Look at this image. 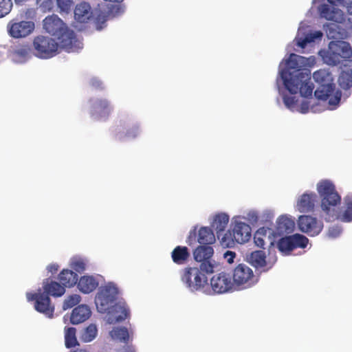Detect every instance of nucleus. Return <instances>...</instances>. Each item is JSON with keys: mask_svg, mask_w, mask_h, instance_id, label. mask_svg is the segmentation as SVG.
<instances>
[{"mask_svg": "<svg viewBox=\"0 0 352 352\" xmlns=\"http://www.w3.org/2000/svg\"><path fill=\"white\" fill-rule=\"evenodd\" d=\"M317 190L321 198V208L325 213L326 221H333L339 219L344 222L352 221V195L344 197L346 208L340 215L337 208L341 203V197L334 184L329 180H322L317 184Z\"/></svg>", "mask_w": 352, "mask_h": 352, "instance_id": "nucleus-1", "label": "nucleus"}, {"mask_svg": "<svg viewBox=\"0 0 352 352\" xmlns=\"http://www.w3.org/2000/svg\"><path fill=\"white\" fill-rule=\"evenodd\" d=\"M313 78L318 84L314 92L316 98L322 101L328 100L331 106L338 105L340 101L342 93L340 90H336L331 73L327 69H321L314 72Z\"/></svg>", "mask_w": 352, "mask_h": 352, "instance_id": "nucleus-2", "label": "nucleus"}, {"mask_svg": "<svg viewBox=\"0 0 352 352\" xmlns=\"http://www.w3.org/2000/svg\"><path fill=\"white\" fill-rule=\"evenodd\" d=\"M291 74L283 73V81L285 87L292 94L299 92L302 97L308 98L312 96L314 86L310 78L302 72L297 71L296 78L289 77Z\"/></svg>", "mask_w": 352, "mask_h": 352, "instance_id": "nucleus-3", "label": "nucleus"}, {"mask_svg": "<svg viewBox=\"0 0 352 352\" xmlns=\"http://www.w3.org/2000/svg\"><path fill=\"white\" fill-rule=\"evenodd\" d=\"M206 272L201 269V266L186 267L182 270V281L191 291H198L203 289L208 284Z\"/></svg>", "mask_w": 352, "mask_h": 352, "instance_id": "nucleus-4", "label": "nucleus"}, {"mask_svg": "<svg viewBox=\"0 0 352 352\" xmlns=\"http://www.w3.org/2000/svg\"><path fill=\"white\" fill-rule=\"evenodd\" d=\"M352 54L350 45L345 41L331 42L329 50L324 56L325 63L330 65H337L343 58H348Z\"/></svg>", "mask_w": 352, "mask_h": 352, "instance_id": "nucleus-5", "label": "nucleus"}, {"mask_svg": "<svg viewBox=\"0 0 352 352\" xmlns=\"http://www.w3.org/2000/svg\"><path fill=\"white\" fill-rule=\"evenodd\" d=\"M35 55L41 58H50L58 53V43L52 38L37 36L34 38Z\"/></svg>", "mask_w": 352, "mask_h": 352, "instance_id": "nucleus-6", "label": "nucleus"}, {"mask_svg": "<svg viewBox=\"0 0 352 352\" xmlns=\"http://www.w3.org/2000/svg\"><path fill=\"white\" fill-rule=\"evenodd\" d=\"M118 294V287L113 283H109L100 287L96 296V304L100 312H106L114 303Z\"/></svg>", "mask_w": 352, "mask_h": 352, "instance_id": "nucleus-7", "label": "nucleus"}, {"mask_svg": "<svg viewBox=\"0 0 352 352\" xmlns=\"http://www.w3.org/2000/svg\"><path fill=\"white\" fill-rule=\"evenodd\" d=\"M214 254L212 247L209 245H200L193 252L194 258L201 263L199 266L207 274L214 272L215 262L212 259Z\"/></svg>", "mask_w": 352, "mask_h": 352, "instance_id": "nucleus-8", "label": "nucleus"}, {"mask_svg": "<svg viewBox=\"0 0 352 352\" xmlns=\"http://www.w3.org/2000/svg\"><path fill=\"white\" fill-rule=\"evenodd\" d=\"M316 58L314 56L305 58L304 56L291 54L288 59L286 60L287 68L280 72V77L283 79V73L291 74V78H296L297 71L302 72L301 69L303 67L311 66L314 64Z\"/></svg>", "mask_w": 352, "mask_h": 352, "instance_id": "nucleus-9", "label": "nucleus"}, {"mask_svg": "<svg viewBox=\"0 0 352 352\" xmlns=\"http://www.w3.org/2000/svg\"><path fill=\"white\" fill-rule=\"evenodd\" d=\"M27 299L28 301H35L34 309L40 313L43 314L47 317L52 318L54 316V306L52 305L50 297L43 293H27Z\"/></svg>", "mask_w": 352, "mask_h": 352, "instance_id": "nucleus-10", "label": "nucleus"}, {"mask_svg": "<svg viewBox=\"0 0 352 352\" xmlns=\"http://www.w3.org/2000/svg\"><path fill=\"white\" fill-rule=\"evenodd\" d=\"M299 230L309 236L319 234L323 228V223L311 215H300L298 219Z\"/></svg>", "mask_w": 352, "mask_h": 352, "instance_id": "nucleus-11", "label": "nucleus"}, {"mask_svg": "<svg viewBox=\"0 0 352 352\" xmlns=\"http://www.w3.org/2000/svg\"><path fill=\"white\" fill-rule=\"evenodd\" d=\"M59 41L60 47L67 52H75L81 48V43L78 41L74 31L69 30L67 26L56 36Z\"/></svg>", "mask_w": 352, "mask_h": 352, "instance_id": "nucleus-12", "label": "nucleus"}, {"mask_svg": "<svg viewBox=\"0 0 352 352\" xmlns=\"http://www.w3.org/2000/svg\"><path fill=\"white\" fill-rule=\"evenodd\" d=\"M34 30V23L30 21H14L8 24V31L10 36L19 38L30 35Z\"/></svg>", "mask_w": 352, "mask_h": 352, "instance_id": "nucleus-13", "label": "nucleus"}, {"mask_svg": "<svg viewBox=\"0 0 352 352\" xmlns=\"http://www.w3.org/2000/svg\"><path fill=\"white\" fill-rule=\"evenodd\" d=\"M233 282L245 287L251 286L255 282L252 270L245 264L238 265L233 271Z\"/></svg>", "mask_w": 352, "mask_h": 352, "instance_id": "nucleus-14", "label": "nucleus"}, {"mask_svg": "<svg viewBox=\"0 0 352 352\" xmlns=\"http://www.w3.org/2000/svg\"><path fill=\"white\" fill-rule=\"evenodd\" d=\"M233 283L230 275L226 272L215 274L210 279L212 289L217 294H223L231 290Z\"/></svg>", "mask_w": 352, "mask_h": 352, "instance_id": "nucleus-15", "label": "nucleus"}, {"mask_svg": "<svg viewBox=\"0 0 352 352\" xmlns=\"http://www.w3.org/2000/svg\"><path fill=\"white\" fill-rule=\"evenodd\" d=\"M251 231V228L248 224L241 221H235L232 232L230 234L232 236V241L243 244L250 239Z\"/></svg>", "mask_w": 352, "mask_h": 352, "instance_id": "nucleus-16", "label": "nucleus"}, {"mask_svg": "<svg viewBox=\"0 0 352 352\" xmlns=\"http://www.w3.org/2000/svg\"><path fill=\"white\" fill-rule=\"evenodd\" d=\"M112 111L110 102L106 99H98L91 105V116L96 120H106Z\"/></svg>", "mask_w": 352, "mask_h": 352, "instance_id": "nucleus-17", "label": "nucleus"}, {"mask_svg": "<svg viewBox=\"0 0 352 352\" xmlns=\"http://www.w3.org/2000/svg\"><path fill=\"white\" fill-rule=\"evenodd\" d=\"M318 10L320 17L326 20L340 23L344 19L342 10L335 6L323 3L319 6Z\"/></svg>", "mask_w": 352, "mask_h": 352, "instance_id": "nucleus-18", "label": "nucleus"}, {"mask_svg": "<svg viewBox=\"0 0 352 352\" xmlns=\"http://www.w3.org/2000/svg\"><path fill=\"white\" fill-rule=\"evenodd\" d=\"M43 28L50 34L56 36L66 27V24L55 14L47 16L43 22Z\"/></svg>", "mask_w": 352, "mask_h": 352, "instance_id": "nucleus-19", "label": "nucleus"}, {"mask_svg": "<svg viewBox=\"0 0 352 352\" xmlns=\"http://www.w3.org/2000/svg\"><path fill=\"white\" fill-rule=\"evenodd\" d=\"M120 127L121 129L116 136V138L120 141H122L125 138H135L140 133L139 126L134 122L124 121L121 122Z\"/></svg>", "mask_w": 352, "mask_h": 352, "instance_id": "nucleus-20", "label": "nucleus"}, {"mask_svg": "<svg viewBox=\"0 0 352 352\" xmlns=\"http://www.w3.org/2000/svg\"><path fill=\"white\" fill-rule=\"evenodd\" d=\"M248 261L254 267L257 269H261L263 271H267L271 269L276 261V259L271 263L266 261V256L265 252L262 250H256L252 252L249 257Z\"/></svg>", "mask_w": 352, "mask_h": 352, "instance_id": "nucleus-21", "label": "nucleus"}, {"mask_svg": "<svg viewBox=\"0 0 352 352\" xmlns=\"http://www.w3.org/2000/svg\"><path fill=\"white\" fill-rule=\"evenodd\" d=\"M317 195L314 192L304 193L298 199L296 204L298 210L300 212L312 211L317 201Z\"/></svg>", "mask_w": 352, "mask_h": 352, "instance_id": "nucleus-22", "label": "nucleus"}, {"mask_svg": "<svg viewBox=\"0 0 352 352\" xmlns=\"http://www.w3.org/2000/svg\"><path fill=\"white\" fill-rule=\"evenodd\" d=\"M91 314V310L87 305H78L73 309L70 321L74 324H80L87 320L90 317Z\"/></svg>", "mask_w": 352, "mask_h": 352, "instance_id": "nucleus-23", "label": "nucleus"}, {"mask_svg": "<svg viewBox=\"0 0 352 352\" xmlns=\"http://www.w3.org/2000/svg\"><path fill=\"white\" fill-rule=\"evenodd\" d=\"M93 16L91 8L87 2L76 5L74 10V17L80 23H87Z\"/></svg>", "mask_w": 352, "mask_h": 352, "instance_id": "nucleus-24", "label": "nucleus"}, {"mask_svg": "<svg viewBox=\"0 0 352 352\" xmlns=\"http://www.w3.org/2000/svg\"><path fill=\"white\" fill-rule=\"evenodd\" d=\"M43 293L47 294L48 296L59 297L63 296L65 292V287L60 283L50 280L48 278L43 281Z\"/></svg>", "mask_w": 352, "mask_h": 352, "instance_id": "nucleus-25", "label": "nucleus"}, {"mask_svg": "<svg viewBox=\"0 0 352 352\" xmlns=\"http://www.w3.org/2000/svg\"><path fill=\"white\" fill-rule=\"evenodd\" d=\"M78 289L84 294H89L98 286V280L92 276H82L77 282Z\"/></svg>", "mask_w": 352, "mask_h": 352, "instance_id": "nucleus-26", "label": "nucleus"}, {"mask_svg": "<svg viewBox=\"0 0 352 352\" xmlns=\"http://www.w3.org/2000/svg\"><path fill=\"white\" fill-rule=\"evenodd\" d=\"M189 250L186 246L178 245L171 252L173 261L177 265L185 264L190 258Z\"/></svg>", "mask_w": 352, "mask_h": 352, "instance_id": "nucleus-27", "label": "nucleus"}, {"mask_svg": "<svg viewBox=\"0 0 352 352\" xmlns=\"http://www.w3.org/2000/svg\"><path fill=\"white\" fill-rule=\"evenodd\" d=\"M78 275L70 270H63L59 275L58 279L60 284L64 287H72L78 282Z\"/></svg>", "mask_w": 352, "mask_h": 352, "instance_id": "nucleus-28", "label": "nucleus"}, {"mask_svg": "<svg viewBox=\"0 0 352 352\" xmlns=\"http://www.w3.org/2000/svg\"><path fill=\"white\" fill-rule=\"evenodd\" d=\"M294 221L286 215H281L276 221V230L280 234L291 233L294 230Z\"/></svg>", "mask_w": 352, "mask_h": 352, "instance_id": "nucleus-29", "label": "nucleus"}, {"mask_svg": "<svg viewBox=\"0 0 352 352\" xmlns=\"http://www.w3.org/2000/svg\"><path fill=\"white\" fill-rule=\"evenodd\" d=\"M197 241L201 245H210L215 242V236L211 228L202 227L198 233Z\"/></svg>", "mask_w": 352, "mask_h": 352, "instance_id": "nucleus-30", "label": "nucleus"}, {"mask_svg": "<svg viewBox=\"0 0 352 352\" xmlns=\"http://www.w3.org/2000/svg\"><path fill=\"white\" fill-rule=\"evenodd\" d=\"M113 340L127 344L130 340L128 329L124 327H114L109 333Z\"/></svg>", "mask_w": 352, "mask_h": 352, "instance_id": "nucleus-31", "label": "nucleus"}, {"mask_svg": "<svg viewBox=\"0 0 352 352\" xmlns=\"http://www.w3.org/2000/svg\"><path fill=\"white\" fill-rule=\"evenodd\" d=\"M229 221V216L221 213L217 214L212 223V228L217 232V234L225 230Z\"/></svg>", "mask_w": 352, "mask_h": 352, "instance_id": "nucleus-32", "label": "nucleus"}, {"mask_svg": "<svg viewBox=\"0 0 352 352\" xmlns=\"http://www.w3.org/2000/svg\"><path fill=\"white\" fill-rule=\"evenodd\" d=\"M76 330L74 327H68L65 330V343L67 349L78 345L76 336Z\"/></svg>", "mask_w": 352, "mask_h": 352, "instance_id": "nucleus-33", "label": "nucleus"}, {"mask_svg": "<svg viewBox=\"0 0 352 352\" xmlns=\"http://www.w3.org/2000/svg\"><path fill=\"white\" fill-rule=\"evenodd\" d=\"M339 85L344 89L352 87V68L343 71L338 79Z\"/></svg>", "mask_w": 352, "mask_h": 352, "instance_id": "nucleus-34", "label": "nucleus"}, {"mask_svg": "<svg viewBox=\"0 0 352 352\" xmlns=\"http://www.w3.org/2000/svg\"><path fill=\"white\" fill-rule=\"evenodd\" d=\"M98 329L95 324H91L81 333L80 339L85 342L92 341L97 336Z\"/></svg>", "mask_w": 352, "mask_h": 352, "instance_id": "nucleus-35", "label": "nucleus"}, {"mask_svg": "<svg viewBox=\"0 0 352 352\" xmlns=\"http://www.w3.org/2000/svg\"><path fill=\"white\" fill-rule=\"evenodd\" d=\"M278 250L282 252H290L295 249L291 236L283 237L277 243Z\"/></svg>", "mask_w": 352, "mask_h": 352, "instance_id": "nucleus-36", "label": "nucleus"}, {"mask_svg": "<svg viewBox=\"0 0 352 352\" xmlns=\"http://www.w3.org/2000/svg\"><path fill=\"white\" fill-rule=\"evenodd\" d=\"M291 237L295 249L298 248H305L308 244V239L302 234H295L291 235Z\"/></svg>", "mask_w": 352, "mask_h": 352, "instance_id": "nucleus-37", "label": "nucleus"}, {"mask_svg": "<svg viewBox=\"0 0 352 352\" xmlns=\"http://www.w3.org/2000/svg\"><path fill=\"white\" fill-rule=\"evenodd\" d=\"M81 297L78 294L69 296L64 301L63 309L64 310L71 309L80 302Z\"/></svg>", "mask_w": 352, "mask_h": 352, "instance_id": "nucleus-38", "label": "nucleus"}, {"mask_svg": "<svg viewBox=\"0 0 352 352\" xmlns=\"http://www.w3.org/2000/svg\"><path fill=\"white\" fill-rule=\"evenodd\" d=\"M70 267L78 273H82L86 269L85 261L80 258H74L72 260Z\"/></svg>", "mask_w": 352, "mask_h": 352, "instance_id": "nucleus-39", "label": "nucleus"}, {"mask_svg": "<svg viewBox=\"0 0 352 352\" xmlns=\"http://www.w3.org/2000/svg\"><path fill=\"white\" fill-rule=\"evenodd\" d=\"M12 8V0H0V18L8 14Z\"/></svg>", "mask_w": 352, "mask_h": 352, "instance_id": "nucleus-40", "label": "nucleus"}, {"mask_svg": "<svg viewBox=\"0 0 352 352\" xmlns=\"http://www.w3.org/2000/svg\"><path fill=\"white\" fill-rule=\"evenodd\" d=\"M56 4L60 12L68 13L74 5L73 0H56Z\"/></svg>", "mask_w": 352, "mask_h": 352, "instance_id": "nucleus-41", "label": "nucleus"}, {"mask_svg": "<svg viewBox=\"0 0 352 352\" xmlns=\"http://www.w3.org/2000/svg\"><path fill=\"white\" fill-rule=\"evenodd\" d=\"M107 16H108L102 12H100V13L97 15L95 19L97 30H100L102 29L107 20Z\"/></svg>", "mask_w": 352, "mask_h": 352, "instance_id": "nucleus-42", "label": "nucleus"}, {"mask_svg": "<svg viewBox=\"0 0 352 352\" xmlns=\"http://www.w3.org/2000/svg\"><path fill=\"white\" fill-rule=\"evenodd\" d=\"M119 311L121 312V314L116 317V320L118 322L124 320L129 316V309L124 306H119Z\"/></svg>", "mask_w": 352, "mask_h": 352, "instance_id": "nucleus-43", "label": "nucleus"}, {"mask_svg": "<svg viewBox=\"0 0 352 352\" xmlns=\"http://www.w3.org/2000/svg\"><path fill=\"white\" fill-rule=\"evenodd\" d=\"M264 235L259 231H257L254 236V241L256 246L263 248L265 245Z\"/></svg>", "mask_w": 352, "mask_h": 352, "instance_id": "nucleus-44", "label": "nucleus"}, {"mask_svg": "<svg viewBox=\"0 0 352 352\" xmlns=\"http://www.w3.org/2000/svg\"><path fill=\"white\" fill-rule=\"evenodd\" d=\"M283 102L285 106L290 109L295 105L296 100L295 99V97L285 96L283 97Z\"/></svg>", "mask_w": 352, "mask_h": 352, "instance_id": "nucleus-45", "label": "nucleus"}, {"mask_svg": "<svg viewBox=\"0 0 352 352\" xmlns=\"http://www.w3.org/2000/svg\"><path fill=\"white\" fill-rule=\"evenodd\" d=\"M235 257L236 253L230 250L226 251L224 254V258L228 263H232Z\"/></svg>", "mask_w": 352, "mask_h": 352, "instance_id": "nucleus-46", "label": "nucleus"}, {"mask_svg": "<svg viewBox=\"0 0 352 352\" xmlns=\"http://www.w3.org/2000/svg\"><path fill=\"white\" fill-rule=\"evenodd\" d=\"M311 42H313V38H309V36L306 35L304 38H302L298 41V45L302 48H304L307 45V43Z\"/></svg>", "mask_w": 352, "mask_h": 352, "instance_id": "nucleus-47", "label": "nucleus"}, {"mask_svg": "<svg viewBox=\"0 0 352 352\" xmlns=\"http://www.w3.org/2000/svg\"><path fill=\"white\" fill-rule=\"evenodd\" d=\"M90 85L95 89H103L102 82L97 78H92L90 81Z\"/></svg>", "mask_w": 352, "mask_h": 352, "instance_id": "nucleus-48", "label": "nucleus"}, {"mask_svg": "<svg viewBox=\"0 0 352 352\" xmlns=\"http://www.w3.org/2000/svg\"><path fill=\"white\" fill-rule=\"evenodd\" d=\"M307 36H309V38H313V42L317 39L320 38L322 36V33L320 31H316L314 33L308 34Z\"/></svg>", "mask_w": 352, "mask_h": 352, "instance_id": "nucleus-49", "label": "nucleus"}, {"mask_svg": "<svg viewBox=\"0 0 352 352\" xmlns=\"http://www.w3.org/2000/svg\"><path fill=\"white\" fill-rule=\"evenodd\" d=\"M59 268L58 265L56 263H52L47 266V270L52 274H55L58 272Z\"/></svg>", "mask_w": 352, "mask_h": 352, "instance_id": "nucleus-50", "label": "nucleus"}, {"mask_svg": "<svg viewBox=\"0 0 352 352\" xmlns=\"http://www.w3.org/2000/svg\"><path fill=\"white\" fill-rule=\"evenodd\" d=\"M340 233V229L338 228H333L329 230V234L333 237L338 236Z\"/></svg>", "mask_w": 352, "mask_h": 352, "instance_id": "nucleus-51", "label": "nucleus"}, {"mask_svg": "<svg viewBox=\"0 0 352 352\" xmlns=\"http://www.w3.org/2000/svg\"><path fill=\"white\" fill-rule=\"evenodd\" d=\"M197 235L196 228H195L193 230H191L190 232L189 236H188V243H191V241L192 239H195Z\"/></svg>", "mask_w": 352, "mask_h": 352, "instance_id": "nucleus-52", "label": "nucleus"}, {"mask_svg": "<svg viewBox=\"0 0 352 352\" xmlns=\"http://www.w3.org/2000/svg\"><path fill=\"white\" fill-rule=\"evenodd\" d=\"M328 2L332 6H337L339 3H341L343 0H327Z\"/></svg>", "mask_w": 352, "mask_h": 352, "instance_id": "nucleus-53", "label": "nucleus"}, {"mask_svg": "<svg viewBox=\"0 0 352 352\" xmlns=\"http://www.w3.org/2000/svg\"><path fill=\"white\" fill-rule=\"evenodd\" d=\"M124 352H135L134 348L131 346H128L127 347H126L124 349Z\"/></svg>", "mask_w": 352, "mask_h": 352, "instance_id": "nucleus-54", "label": "nucleus"}, {"mask_svg": "<svg viewBox=\"0 0 352 352\" xmlns=\"http://www.w3.org/2000/svg\"><path fill=\"white\" fill-rule=\"evenodd\" d=\"M348 12L352 14V1L347 6Z\"/></svg>", "mask_w": 352, "mask_h": 352, "instance_id": "nucleus-55", "label": "nucleus"}, {"mask_svg": "<svg viewBox=\"0 0 352 352\" xmlns=\"http://www.w3.org/2000/svg\"><path fill=\"white\" fill-rule=\"evenodd\" d=\"M116 9V12H118V10H120V7L118 6H111L110 12H113V10Z\"/></svg>", "mask_w": 352, "mask_h": 352, "instance_id": "nucleus-56", "label": "nucleus"}, {"mask_svg": "<svg viewBox=\"0 0 352 352\" xmlns=\"http://www.w3.org/2000/svg\"><path fill=\"white\" fill-rule=\"evenodd\" d=\"M71 352H87V351L85 349H76V350L72 351Z\"/></svg>", "mask_w": 352, "mask_h": 352, "instance_id": "nucleus-57", "label": "nucleus"}]
</instances>
